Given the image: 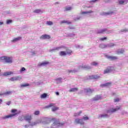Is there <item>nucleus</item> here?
<instances>
[{"mask_svg": "<svg viewBox=\"0 0 128 128\" xmlns=\"http://www.w3.org/2000/svg\"><path fill=\"white\" fill-rule=\"evenodd\" d=\"M47 124L52 122L51 128H58V126H62L64 124V122H60L59 120H56V118H47Z\"/></svg>", "mask_w": 128, "mask_h": 128, "instance_id": "obj_1", "label": "nucleus"}, {"mask_svg": "<svg viewBox=\"0 0 128 128\" xmlns=\"http://www.w3.org/2000/svg\"><path fill=\"white\" fill-rule=\"evenodd\" d=\"M18 112V110L16 109H12L11 110V112L13 114H10L7 115L3 118L4 120H6V118H14V116H16V114H18V113H16Z\"/></svg>", "mask_w": 128, "mask_h": 128, "instance_id": "obj_2", "label": "nucleus"}, {"mask_svg": "<svg viewBox=\"0 0 128 128\" xmlns=\"http://www.w3.org/2000/svg\"><path fill=\"white\" fill-rule=\"evenodd\" d=\"M1 60H4V64H12V58L10 57L2 56L0 58Z\"/></svg>", "mask_w": 128, "mask_h": 128, "instance_id": "obj_3", "label": "nucleus"}, {"mask_svg": "<svg viewBox=\"0 0 128 128\" xmlns=\"http://www.w3.org/2000/svg\"><path fill=\"white\" fill-rule=\"evenodd\" d=\"M75 124H80L81 126H84V120L80 118H76L74 121Z\"/></svg>", "mask_w": 128, "mask_h": 128, "instance_id": "obj_4", "label": "nucleus"}, {"mask_svg": "<svg viewBox=\"0 0 128 128\" xmlns=\"http://www.w3.org/2000/svg\"><path fill=\"white\" fill-rule=\"evenodd\" d=\"M24 120H26V122H28L29 124H30V122L32 120V115L28 114L24 116Z\"/></svg>", "mask_w": 128, "mask_h": 128, "instance_id": "obj_5", "label": "nucleus"}, {"mask_svg": "<svg viewBox=\"0 0 128 128\" xmlns=\"http://www.w3.org/2000/svg\"><path fill=\"white\" fill-rule=\"evenodd\" d=\"M100 100H102V96L101 95H96L92 98L93 102H96Z\"/></svg>", "mask_w": 128, "mask_h": 128, "instance_id": "obj_6", "label": "nucleus"}, {"mask_svg": "<svg viewBox=\"0 0 128 128\" xmlns=\"http://www.w3.org/2000/svg\"><path fill=\"white\" fill-rule=\"evenodd\" d=\"M22 80L20 76L12 77L9 79V80H10L11 82H14L15 80Z\"/></svg>", "mask_w": 128, "mask_h": 128, "instance_id": "obj_7", "label": "nucleus"}, {"mask_svg": "<svg viewBox=\"0 0 128 128\" xmlns=\"http://www.w3.org/2000/svg\"><path fill=\"white\" fill-rule=\"evenodd\" d=\"M50 36L48 34H44L40 36V40H50Z\"/></svg>", "mask_w": 128, "mask_h": 128, "instance_id": "obj_8", "label": "nucleus"}, {"mask_svg": "<svg viewBox=\"0 0 128 128\" xmlns=\"http://www.w3.org/2000/svg\"><path fill=\"white\" fill-rule=\"evenodd\" d=\"M100 76L98 75H92L89 76V80H96L100 78Z\"/></svg>", "mask_w": 128, "mask_h": 128, "instance_id": "obj_9", "label": "nucleus"}, {"mask_svg": "<svg viewBox=\"0 0 128 128\" xmlns=\"http://www.w3.org/2000/svg\"><path fill=\"white\" fill-rule=\"evenodd\" d=\"M107 58L110 60H118V57L114 56H110L108 55H106Z\"/></svg>", "mask_w": 128, "mask_h": 128, "instance_id": "obj_10", "label": "nucleus"}, {"mask_svg": "<svg viewBox=\"0 0 128 128\" xmlns=\"http://www.w3.org/2000/svg\"><path fill=\"white\" fill-rule=\"evenodd\" d=\"M120 109V106H116V108H112V110H108L107 112H116Z\"/></svg>", "mask_w": 128, "mask_h": 128, "instance_id": "obj_11", "label": "nucleus"}, {"mask_svg": "<svg viewBox=\"0 0 128 128\" xmlns=\"http://www.w3.org/2000/svg\"><path fill=\"white\" fill-rule=\"evenodd\" d=\"M112 67L110 66L104 70V74H110V72H112Z\"/></svg>", "mask_w": 128, "mask_h": 128, "instance_id": "obj_12", "label": "nucleus"}, {"mask_svg": "<svg viewBox=\"0 0 128 128\" xmlns=\"http://www.w3.org/2000/svg\"><path fill=\"white\" fill-rule=\"evenodd\" d=\"M10 74H14V72H4L2 74H0V76H10Z\"/></svg>", "mask_w": 128, "mask_h": 128, "instance_id": "obj_13", "label": "nucleus"}, {"mask_svg": "<svg viewBox=\"0 0 128 128\" xmlns=\"http://www.w3.org/2000/svg\"><path fill=\"white\" fill-rule=\"evenodd\" d=\"M128 2V0H120L118 1L119 4H126Z\"/></svg>", "mask_w": 128, "mask_h": 128, "instance_id": "obj_14", "label": "nucleus"}, {"mask_svg": "<svg viewBox=\"0 0 128 128\" xmlns=\"http://www.w3.org/2000/svg\"><path fill=\"white\" fill-rule=\"evenodd\" d=\"M71 24L72 22L68 21L66 20H64L60 22V24Z\"/></svg>", "mask_w": 128, "mask_h": 128, "instance_id": "obj_15", "label": "nucleus"}, {"mask_svg": "<svg viewBox=\"0 0 128 128\" xmlns=\"http://www.w3.org/2000/svg\"><path fill=\"white\" fill-rule=\"evenodd\" d=\"M85 92H90V94H92V92H94V90L93 89H91L90 88H85L84 89Z\"/></svg>", "mask_w": 128, "mask_h": 128, "instance_id": "obj_16", "label": "nucleus"}, {"mask_svg": "<svg viewBox=\"0 0 128 128\" xmlns=\"http://www.w3.org/2000/svg\"><path fill=\"white\" fill-rule=\"evenodd\" d=\"M50 64V62H43L42 63H40L38 64V66H44L48 64Z\"/></svg>", "mask_w": 128, "mask_h": 128, "instance_id": "obj_17", "label": "nucleus"}, {"mask_svg": "<svg viewBox=\"0 0 128 128\" xmlns=\"http://www.w3.org/2000/svg\"><path fill=\"white\" fill-rule=\"evenodd\" d=\"M40 120H37L34 122H32V123H30V126H36V124H40Z\"/></svg>", "mask_w": 128, "mask_h": 128, "instance_id": "obj_18", "label": "nucleus"}, {"mask_svg": "<svg viewBox=\"0 0 128 128\" xmlns=\"http://www.w3.org/2000/svg\"><path fill=\"white\" fill-rule=\"evenodd\" d=\"M22 40L21 36H18L14 38V40H12V42H18V40Z\"/></svg>", "mask_w": 128, "mask_h": 128, "instance_id": "obj_19", "label": "nucleus"}, {"mask_svg": "<svg viewBox=\"0 0 128 128\" xmlns=\"http://www.w3.org/2000/svg\"><path fill=\"white\" fill-rule=\"evenodd\" d=\"M62 47L60 46V47H56L55 48H53L50 50V52H56V50H60V48H62Z\"/></svg>", "mask_w": 128, "mask_h": 128, "instance_id": "obj_20", "label": "nucleus"}, {"mask_svg": "<svg viewBox=\"0 0 128 128\" xmlns=\"http://www.w3.org/2000/svg\"><path fill=\"white\" fill-rule=\"evenodd\" d=\"M59 54L60 56H66V52L64 51H61L60 52Z\"/></svg>", "mask_w": 128, "mask_h": 128, "instance_id": "obj_21", "label": "nucleus"}, {"mask_svg": "<svg viewBox=\"0 0 128 128\" xmlns=\"http://www.w3.org/2000/svg\"><path fill=\"white\" fill-rule=\"evenodd\" d=\"M124 50L123 49H120L117 51L118 54H124Z\"/></svg>", "mask_w": 128, "mask_h": 128, "instance_id": "obj_22", "label": "nucleus"}, {"mask_svg": "<svg viewBox=\"0 0 128 128\" xmlns=\"http://www.w3.org/2000/svg\"><path fill=\"white\" fill-rule=\"evenodd\" d=\"M34 12H35V14H42V11L40 9H36L34 11Z\"/></svg>", "mask_w": 128, "mask_h": 128, "instance_id": "obj_23", "label": "nucleus"}, {"mask_svg": "<svg viewBox=\"0 0 128 128\" xmlns=\"http://www.w3.org/2000/svg\"><path fill=\"white\" fill-rule=\"evenodd\" d=\"M78 88H70V90H69L70 92H77V90H78Z\"/></svg>", "mask_w": 128, "mask_h": 128, "instance_id": "obj_24", "label": "nucleus"}, {"mask_svg": "<svg viewBox=\"0 0 128 128\" xmlns=\"http://www.w3.org/2000/svg\"><path fill=\"white\" fill-rule=\"evenodd\" d=\"M92 12H94L92 10H90L88 12H82V14H92Z\"/></svg>", "mask_w": 128, "mask_h": 128, "instance_id": "obj_25", "label": "nucleus"}, {"mask_svg": "<svg viewBox=\"0 0 128 128\" xmlns=\"http://www.w3.org/2000/svg\"><path fill=\"white\" fill-rule=\"evenodd\" d=\"M48 96V94L44 93L40 96L41 98H46Z\"/></svg>", "mask_w": 128, "mask_h": 128, "instance_id": "obj_26", "label": "nucleus"}, {"mask_svg": "<svg viewBox=\"0 0 128 128\" xmlns=\"http://www.w3.org/2000/svg\"><path fill=\"white\" fill-rule=\"evenodd\" d=\"M106 32V29H102L101 30L97 32V34H104V32Z\"/></svg>", "mask_w": 128, "mask_h": 128, "instance_id": "obj_27", "label": "nucleus"}, {"mask_svg": "<svg viewBox=\"0 0 128 128\" xmlns=\"http://www.w3.org/2000/svg\"><path fill=\"white\" fill-rule=\"evenodd\" d=\"M100 46L101 48H108V45L102 44H100Z\"/></svg>", "mask_w": 128, "mask_h": 128, "instance_id": "obj_28", "label": "nucleus"}, {"mask_svg": "<svg viewBox=\"0 0 128 128\" xmlns=\"http://www.w3.org/2000/svg\"><path fill=\"white\" fill-rule=\"evenodd\" d=\"M72 52L71 50H70L68 49L66 50V54H68L69 56H70Z\"/></svg>", "mask_w": 128, "mask_h": 128, "instance_id": "obj_29", "label": "nucleus"}, {"mask_svg": "<svg viewBox=\"0 0 128 128\" xmlns=\"http://www.w3.org/2000/svg\"><path fill=\"white\" fill-rule=\"evenodd\" d=\"M92 66H96L98 64V62H93L91 63Z\"/></svg>", "mask_w": 128, "mask_h": 128, "instance_id": "obj_30", "label": "nucleus"}, {"mask_svg": "<svg viewBox=\"0 0 128 128\" xmlns=\"http://www.w3.org/2000/svg\"><path fill=\"white\" fill-rule=\"evenodd\" d=\"M10 94H12V92H10V91H8V92H4V96H8V95Z\"/></svg>", "mask_w": 128, "mask_h": 128, "instance_id": "obj_31", "label": "nucleus"}, {"mask_svg": "<svg viewBox=\"0 0 128 128\" xmlns=\"http://www.w3.org/2000/svg\"><path fill=\"white\" fill-rule=\"evenodd\" d=\"M46 24H48V26H52V24H54V23L51 21H47Z\"/></svg>", "mask_w": 128, "mask_h": 128, "instance_id": "obj_32", "label": "nucleus"}, {"mask_svg": "<svg viewBox=\"0 0 128 128\" xmlns=\"http://www.w3.org/2000/svg\"><path fill=\"white\" fill-rule=\"evenodd\" d=\"M112 84V82H107L103 84L104 86H110Z\"/></svg>", "mask_w": 128, "mask_h": 128, "instance_id": "obj_33", "label": "nucleus"}, {"mask_svg": "<svg viewBox=\"0 0 128 128\" xmlns=\"http://www.w3.org/2000/svg\"><path fill=\"white\" fill-rule=\"evenodd\" d=\"M12 20H7L6 24H12Z\"/></svg>", "mask_w": 128, "mask_h": 128, "instance_id": "obj_34", "label": "nucleus"}, {"mask_svg": "<svg viewBox=\"0 0 128 128\" xmlns=\"http://www.w3.org/2000/svg\"><path fill=\"white\" fill-rule=\"evenodd\" d=\"M68 72L69 74L72 73V74H74V73L76 72V70H68Z\"/></svg>", "mask_w": 128, "mask_h": 128, "instance_id": "obj_35", "label": "nucleus"}, {"mask_svg": "<svg viewBox=\"0 0 128 128\" xmlns=\"http://www.w3.org/2000/svg\"><path fill=\"white\" fill-rule=\"evenodd\" d=\"M58 110V107H53L52 108V112H56V110Z\"/></svg>", "mask_w": 128, "mask_h": 128, "instance_id": "obj_36", "label": "nucleus"}, {"mask_svg": "<svg viewBox=\"0 0 128 128\" xmlns=\"http://www.w3.org/2000/svg\"><path fill=\"white\" fill-rule=\"evenodd\" d=\"M72 8L70 6H69V7L66 6L65 8V10H66V11L70 10H72Z\"/></svg>", "mask_w": 128, "mask_h": 128, "instance_id": "obj_37", "label": "nucleus"}, {"mask_svg": "<svg viewBox=\"0 0 128 128\" xmlns=\"http://www.w3.org/2000/svg\"><path fill=\"white\" fill-rule=\"evenodd\" d=\"M108 48H112V46H114V44L110 43V44H108Z\"/></svg>", "mask_w": 128, "mask_h": 128, "instance_id": "obj_38", "label": "nucleus"}, {"mask_svg": "<svg viewBox=\"0 0 128 128\" xmlns=\"http://www.w3.org/2000/svg\"><path fill=\"white\" fill-rule=\"evenodd\" d=\"M30 86V84H22L21 85V88H24L26 86Z\"/></svg>", "mask_w": 128, "mask_h": 128, "instance_id": "obj_39", "label": "nucleus"}, {"mask_svg": "<svg viewBox=\"0 0 128 128\" xmlns=\"http://www.w3.org/2000/svg\"><path fill=\"white\" fill-rule=\"evenodd\" d=\"M34 114L35 116H38V114H40V111H38V110L35 111L34 112Z\"/></svg>", "mask_w": 128, "mask_h": 128, "instance_id": "obj_40", "label": "nucleus"}, {"mask_svg": "<svg viewBox=\"0 0 128 128\" xmlns=\"http://www.w3.org/2000/svg\"><path fill=\"white\" fill-rule=\"evenodd\" d=\"M113 12H106L104 13L105 16H108L109 14H112Z\"/></svg>", "mask_w": 128, "mask_h": 128, "instance_id": "obj_41", "label": "nucleus"}, {"mask_svg": "<svg viewBox=\"0 0 128 128\" xmlns=\"http://www.w3.org/2000/svg\"><path fill=\"white\" fill-rule=\"evenodd\" d=\"M54 106V104L53 103H51L48 106H47V108H50L52 106Z\"/></svg>", "mask_w": 128, "mask_h": 128, "instance_id": "obj_42", "label": "nucleus"}, {"mask_svg": "<svg viewBox=\"0 0 128 128\" xmlns=\"http://www.w3.org/2000/svg\"><path fill=\"white\" fill-rule=\"evenodd\" d=\"M114 102H120V98H117L114 100Z\"/></svg>", "mask_w": 128, "mask_h": 128, "instance_id": "obj_43", "label": "nucleus"}, {"mask_svg": "<svg viewBox=\"0 0 128 128\" xmlns=\"http://www.w3.org/2000/svg\"><path fill=\"white\" fill-rule=\"evenodd\" d=\"M107 38H106V37H104V38H100V40H102V41H103V40H107Z\"/></svg>", "mask_w": 128, "mask_h": 128, "instance_id": "obj_44", "label": "nucleus"}, {"mask_svg": "<svg viewBox=\"0 0 128 128\" xmlns=\"http://www.w3.org/2000/svg\"><path fill=\"white\" fill-rule=\"evenodd\" d=\"M24 70H26V68H24V67L22 68V69L20 70V72H24Z\"/></svg>", "mask_w": 128, "mask_h": 128, "instance_id": "obj_45", "label": "nucleus"}, {"mask_svg": "<svg viewBox=\"0 0 128 128\" xmlns=\"http://www.w3.org/2000/svg\"><path fill=\"white\" fill-rule=\"evenodd\" d=\"M106 116H108V114H107L101 115V118H106Z\"/></svg>", "mask_w": 128, "mask_h": 128, "instance_id": "obj_46", "label": "nucleus"}, {"mask_svg": "<svg viewBox=\"0 0 128 128\" xmlns=\"http://www.w3.org/2000/svg\"><path fill=\"white\" fill-rule=\"evenodd\" d=\"M83 120H88V116L84 117Z\"/></svg>", "mask_w": 128, "mask_h": 128, "instance_id": "obj_47", "label": "nucleus"}, {"mask_svg": "<svg viewBox=\"0 0 128 128\" xmlns=\"http://www.w3.org/2000/svg\"><path fill=\"white\" fill-rule=\"evenodd\" d=\"M62 78H57L56 79V80H59V82H60L62 80Z\"/></svg>", "mask_w": 128, "mask_h": 128, "instance_id": "obj_48", "label": "nucleus"}, {"mask_svg": "<svg viewBox=\"0 0 128 128\" xmlns=\"http://www.w3.org/2000/svg\"><path fill=\"white\" fill-rule=\"evenodd\" d=\"M10 104H12V102H10V101H8V102H6V104H7L8 106H10Z\"/></svg>", "mask_w": 128, "mask_h": 128, "instance_id": "obj_49", "label": "nucleus"}, {"mask_svg": "<svg viewBox=\"0 0 128 128\" xmlns=\"http://www.w3.org/2000/svg\"><path fill=\"white\" fill-rule=\"evenodd\" d=\"M82 112V110L80 111L78 113V116H80V114Z\"/></svg>", "mask_w": 128, "mask_h": 128, "instance_id": "obj_50", "label": "nucleus"}, {"mask_svg": "<svg viewBox=\"0 0 128 128\" xmlns=\"http://www.w3.org/2000/svg\"><path fill=\"white\" fill-rule=\"evenodd\" d=\"M74 116H78V113H74Z\"/></svg>", "mask_w": 128, "mask_h": 128, "instance_id": "obj_51", "label": "nucleus"}, {"mask_svg": "<svg viewBox=\"0 0 128 128\" xmlns=\"http://www.w3.org/2000/svg\"><path fill=\"white\" fill-rule=\"evenodd\" d=\"M122 32H128V30L126 29H124V30H122Z\"/></svg>", "mask_w": 128, "mask_h": 128, "instance_id": "obj_52", "label": "nucleus"}, {"mask_svg": "<svg viewBox=\"0 0 128 128\" xmlns=\"http://www.w3.org/2000/svg\"><path fill=\"white\" fill-rule=\"evenodd\" d=\"M83 68H90V67H88L86 66H84Z\"/></svg>", "mask_w": 128, "mask_h": 128, "instance_id": "obj_53", "label": "nucleus"}, {"mask_svg": "<svg viewBox=\"0 0 128 128\" xmlns=\"http://www.w3.org/2000/svg\"><path fill=\"white\" fill-rule=\"evenodd\" d=\"M56 96H60V93L58 92H56Z\"/></svg>", "mask_w": 128, "mask_h": 128, "instance_id": "obj_54", "label": "nucleus"}, {"mask_svg": "<svg viewBox=\"0 0 128 128\" xmlns=\"http://www.w3.org/2000/svg\"><path fill=\"white\" fill-rule=\"evenodd\" d=\"M92 2H98V0H92Z\"/></svg>", "mask_w": 128, "mask_h": 128, "instance_id": "obj_55", "label": "nucleus"}, {"mask_svg": "<svg viewBox=\"0 0 128 128\" xmlns=\"http://www.w3.org/2000/svg\"><path fill=\"white\" fill-rule=\"evenodd\" d=\"M2 24H4V22H0V26H2Z\"/></svg>", "mask_w": 128, "mask_h": 128, "instance_id": "obj_56", "label": "nucleus"}, {"mask_svg": "<svg viewBox=\"0 0 128 128\" xmlns=\"http://www.w3.org/2000/svg\"><path fill=\"white\" fill-rule=\"evenodd\" d=\"M2 100L0 99V104H2Z\"/></svg>", "mask_w": 128, "mask_h": 128, "instance_id": "obj_57", "label": "nucleus"}, {"mask_svg": "<svg viewBox=\"0 0 128 128\" xmlns=\"http://www.w3.org/2000/svg\"><path fill=\"white\" fill-rule=\"evenodd\" d=\"M24 128H28V125H25Z\"/></svg>", "mask_w": 128, "mask_h": 128, "instance_id": "obj_58", "label": "nucleus"}, {"mask_svg": "<svg viewBox=\"0 0 128 128\" xmlns=\"http://www.w3.org/2000/svg\"><path fill=\"white\" fill-rule=\"evenodd\" d=\"M0 96H4V94H0Z\"/></svg>", "mask_w": 128, "mask_h": 128, "instance_id": "obj_59", "label": "nucleus"}, {"mask_svg": "<svg viewBox=\"0 0 128 128\" xmlns=\"http://www.w3.org/2000/svg\"><path fill=\"white\" fill-rule=\"evenodd\" d=\"M92 6H89L88 8H92Z\"/></svg>", "mask_w": 128, "mask_h": 128, "instance_id": "obj_60", "label": "nucleus"}, {"mask_svg": "<svg viewBox=\"0 0 128 128\" xmlns=\"http://www.w3.org/2000/svg\"><path fill=\"white\" fill-rule=\"evenodd\" d=\"M0 72H1V70H0Z\"/></svg>", "mask_w": 128, "mask_h": 128, "instance_id": "obj_61", "label": "nucleus"}]
</instances>
